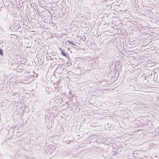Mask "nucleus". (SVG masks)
I'll use <instances>...</instances> for the list:
<instances>
[{"mask_svg": "<svg viewBox=\"0 0 159 159\" xmlns=\"http://www.w3.org/2000/svg\"><path fill=\"white\" fill-rule=\"evenodd\" d=\"M3 50L1 48H0V55L2 56H3Z\"/></svg>", "mask_w": 159, "mask_h": 159, "instance_id": "nucleus-5", "label": "nucleus"}, {"mask_svg": "<svg viewBox=\"0 0 159 159\" xmlns=\"http://www.w3.org/2000/svg\"><path fill=\"white\" fill-rule=\"evenodd\" d=\"M32 12L31 11H31H29V16H31V15H32Z\"/></svg>", "mask_w": 159, "mask_h": 159, "instance_id": "nucleus-7", "label": "nucleus"}, {"mask_svg": "<svg viewBox=\"0 0 159 159\" xmlns=\"http://www.w3.org/2000/svg\"><path fill=\"white\" fill-rule=\"evenodd\" d=\"M37 75H36V77H37Z\"/></svg>", "mask_w": 159, "mask_h": 159, "instance_id": "nucleus-11", "label": "nucleus"}, {"mask_svg": "<svg viewBox=\"0 0 159 159\" xmlns=\"http://www.w3.org/2000/svg\"><path fill=\"white\" fill-rule=\"evenodd\" d=\"M52 2H53L54 3H55V2H56L54 0H52Z\"/></svg>", "mask_w": 159, "mask_h": 159, "instance_id": "nucleus-8", "label": "nucleus"}, {"mask_svg": "<svg viewBox=\"0 0 159 159\" xmlns=\"http://www.w3.org/2000/svg\"><path fill=\"white\" fill-rule=\"evenodd\" d=\"M68 42L70 44H72L73 45L75 46V43H73L72 42V41H68Z\"/></svg>", "mask_w": 159, "mask_h": 159, "instance_id": "nucleus-6", "label": "nucleus"}, {"mask_svg": "<svg viewBox=\"0 0 159 159\" xmlns=\"http://www.w3.org/2000/svg\"><path fill=\"white\" fill-rule=\"evenodd\" d=\"M15 24H16V22H15Z\"/></svg>", "mask_w": 159, "mask_h": 159, "instance_id": "nucleus-10", "label": "nucleus"}, {"mask_svg": "<svg viewBox=\"0 0 159 159\" xmlns=\"http://www.w3.org/2000/svg\"><path fill=\"white\" fill-rule=\"evenodd\" d=\"M47 59H48V60L50 59V60H52L53 61H54L55 62H56L55 60L56 59V57L54 58V57L53 56L52 57L51 56H48V57H47Z\"/></svg>", "mask_w": 159, "mask_h": 159, "instance_id": "nucleus-1", "label": "nucleus"}, {"mask_svg": "<svg viewBox=\"0 0 159 159\" xmlns=\"http://www.w3.org/2000/svg\"><path fill=\"white\" fill-rule=\"evenodd\" d=\"M34 76H33V75H32L31 76L28 75V76H27L26 77V78H27V79H30V78H32L33 79V78L34 77Z\"/></svg>", "mask_w": 159, "mask_h": 159, "instance_id": "nucleus-4", "label": "nucleus"}, {"mask_svg": "<svg viewBox=\"0 0 159 159\" xmlns=\"http://www.w3.org/2000/svg\"><path fill=\"white\" fill-rule=\"evenodd\" d=\"M14 25H15V24ZM14 27H15V28L14 27H13V29H12L11 28V27H10L9 28L11 29L12 31H13L14 30H15H15L17 29L18 30L19 28V27H20V26H19L18 25H16V26H15Z\"/></svg>", "mask_w": 159, "mask_h": 159, "instance_id": "nucleus-2", "label": "nucleus"}, {"mask_svg": "<svg viewBox=\"0 0 159 159\" xmlns=\"http://www.w3.org/2000/svg\"><path fill=\"white\" fill-rule=\"evenodd\" d=\"M61 54L62 55L64 56L67 57V55L66 52H64L63 51L61 50Z\"/></svg>", "mask_w": 159, "mask_h": 159, "instance_id": "nucleus-3", "label": "nucleus"}, {"mask_svg": "<svg viewBox=\"0 0 159 159\" xmlns=\"http://www.w3.org/2000/svg\"><path fill=\"white\" fill-rule=\"evenodd\" d=\"M17 25H18L19 26H20V25L19 24H17Z\"/></svg>", "mask_w": 159, "mask_h": 159, "instance_id": "nucleus-9", "label": "nucleus"}]
</instances>
